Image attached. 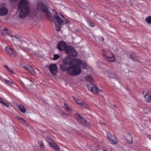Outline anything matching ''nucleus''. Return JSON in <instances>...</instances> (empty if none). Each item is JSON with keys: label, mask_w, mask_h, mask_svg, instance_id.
I'll return each instance as SVG.
<instances>
[{"label": "nucleus", "mask_w": 151, "mask_h": 151, "mask_svg": "<svg viewBox=\"0 0 151 151\" xmlns=\"http://www.w3.org/2000/svg\"><path fill=\"white\" fill-rule=\"evenodd\" d=\"M60 16H61L62 17H63V18H65L64 16H63V15L62 14H60Z\"/></svg>", "instance_id": "nucleus-37"}, {"label": "nucleus", "mask_w": 151, "mask_h": 151, "mask_svg": "<svg viewBox=\"0 0 151 151\" xmlns=\"http://www.w3.org/2000/svg\"><path fill=\"white\" fill-rule=\"evenodd\" d=\"M22 66L25 69L28 70L30 72L32 73H35L33 68L29 65H22Z\"/></svg>", "instance_id": "nucleus-16"}, {"label": "nucleus", "mask_w": 151, "mask_h": 151, "mask_svg": "<svg viewBox=\"0 0 151 151\" xmlns=\"http://www.w3.org/2000/svg\"><path fill=\"white\" fill-rule=\"evenodd\" d=\"M51 73L53 75H56L58 71V68L56 64H50L49 67Z\"/></svg>", "instance_id": "nucleus-11"}, {"label": "nucleus", "mask_w": 151, "mask_h": 151, "mask_svg": "<svg viewBox=\"0 0 151 151\" xmlns=\"http://www.w3.org/2000/svg\"><path fill=\"white\" fill-rule=\"evenodd\" d=\"M132 137L131 134H128L126 137V139L127 141V142L130 144H131L132 142Z\"/></svg>", "instance_id": "nucleus-20"}, {"label": "nucleus", "mask_w": 151, "mask_h": 151, "mask_svg": "<svg viewBox=\"0 0 151 151\" xmlns=\"http://www.w3.org/2000/svg\"><path fill=\"white\" fill-rule=\"evenodd\" d=\"M22 46L24 48L26 47L27 46V43L24 41H22Z\"/></svg>", "instance_id": "nucleus-29"}, {"label": "nucleus", "mask_w": 151, "mask_h": 151, "mask_svg": "<svg viewBox=\"0 0 151 151\" xmlns=\"http://www.w3.org/2000/svg\"><path fill=\"white\" fill-rule=\"evenodd\" d=\"M62 61L64 64L70 65H76V64L79 65L81 63V60L75 58L71 59L68 57L63 58Z\"/></svg>", "instance_id": "nucleus-4"}, {"label": "nucleus", "mask_w": 151, "mask_h": 151, "mask_svg": "<svg viewBox=\"0 0 151 151\" xmlns=\"http://www.w3.org/2000/svg\"><path fill=\"white\" fill-rule=\"evenodd\" d=\"M39 143L40 146L41 148L43 150L44 149V145L43 142L42 141H40Z\"/></svg>", "instance_id": "nucleus-28"}, {"label": "nucleus", "mask_w": 151, "mask_h": 151, "mask_svg": "<svg viewBox=\"0 0 151 151\" xmlns=\"http://www.w3.org/2000/svg\"><path fill=\"white\" fill-rule=\"evenodd\" d=\"M4 67L6 68L7 70H8L9 68L7 65H5Z\"/></svg>", "instance_id": "nucleus-38"}, {"label": "nucleus", "mask_w": 151, "mask_h": 151, "mask_svg": "<svg viewBox=\"0 0 151 151\" xmlns=\"http://www.w3.org/2000/svg\"><path fill=\"white\" fill-rule=\"evenodd\" d=\"M65 42L63 41L60 42L57 45V48L60 51L64 50L66 47Z\"/></svg>", "instance_id": "nucleus-12"}, {"label": "nucleus", "mask_w": 151, "mask_h": 151, "mask_svg": "<svg viewBox=\"0 0 151 151\" xmlns=\"http://www.w3.org/2000/svg\"><path fill=\"white\" fill-rule=\"evenodd\" d=\"M75 101L76 103L79 104L80 106L86 108L87 107V105L83 102V100H76Z\"/></svg>", "instance_id": "nucleus-17"}, {"label": "nucleus", "mask_w": 151, "mask_h": 151, "mask_svg": "<svg viewBox=\"0 0 151 151\" xmlns=\"http://www.w3.org/2000/svg\"><path fill=\"white\" fill-rule=\"evenodd\" d=\"M88 23L89 25V26L91 27H93L94 26V24L92 22H91L90 21H88Z\"/></svg>", "instance_id": "nucleus-31"}, {"label": "nucleus", "mask_w": 151, "mask_h": 151, "mask_svg": "<svg viewBox=\"0 0 151 151\" xmlns=\"http://www.w3.org/2000/svg\"><path fill=\"white\" fill-rule=\"evenodd\" d=\"M86 80L87 81L92 83L93 81L92 78L90 76H88L86 77Z\"/></svg>", "instance_id": "nucleus-22"}, {"label": "nucleus", "mask_w": 151, "mask_h": 151, "mask_svg": "<svg viewBox=\"0 0 151 151\" xmlns=\"http://www.w3.org/2000/svg\"><path fill=\"white\" fill-rule=\"evenodd\" d=\"M19 108L20 111L23 113H24L26 112V109L23 106L19 105Z\"/></svg>", "instance_id": "nucleus-23"}, {"label": "nucleus", "mask_w": 151, "mask_h": 151, "mask_svg": "<svg viewBox=\"0 0 151 151\" xmlns=\"http://www.w3.org/2000/svg\"><path fill=\"white\" fill-rule=\"evenodd\" d=\"M37 9L39 12H44L48 17H50L51 15V13L49 11L47 7L41 2L37 3Z\"/></svg>", "instance_id": "nucleus-3"}, {"label": "nucleus", "mask_w": 151, "mask_h": 151, "mask_svg": "<svg viewBox=\"0 0 151 151\" xmlns=\"http://www.w3.org/2000/svg\"><path fill=\"white\" fill-rule=\"evenodd\" d=\"M67 65L63 63L60 64V70L63 71H67L69 74L74 76L79 75L81 73L82 70L79 66L71 65L68 66Z\"/></svg>", "instance_id": "nucleus-1"}, {"label": "nucleus", "mask_w": 151, "mask_h": 151, "mask_svg": "<svg viewBox=\"0 0 151 151\" xmlns=\"http://www.w3.org/2000/svg\"><path fill=\"white\" fill-rule=\"evenodd\" d=\"M69 21L67 19H65V20L64 21V23L66 24H67L69 22Z\"/></svg>", "instance_id": "nucleus-36"}, {"label": "nucleus", "mask_w": 151, "mask_h": 151, "mask_svg": "<svg viewBox=\"0 0 151 151\" xmlns=\"http://www.w3.org/2000/svg\"><path fill=\"white\" fill-rule=\"evenodd\" d=\"M6 50L8 53L10 55H16L17 53L14 50H12V49L9 46L6 47Z\"/></svg>", "instance_id": "nucleus-13"}, {"label": "nucleus", "mask_w": 151, "mask_h": 151, "mask_svg": "<svg viewBox=\"0 0 151 151\" xmlns=\"http://www.w3.org/2000/svg\"><path fill=\"white\" fill-rule=\"evenodd\" d=\"M16 117L19 122L23 124L26 125L27 124V122L22 118L18 116H17Z\"/></svg>", "instance_id": "nucleus-21"}, {"label": "nucleus", "mask_w": 151, "mask_h": 151, "mask_svg": "<svg viewBox=\"0 0 151 151\" xmlns=\"http://www.w3.org/2000/svg\"><path fill=\"white\" fill-rule=\"evenodd\" d=\"M81 61V63L80 64H76V65H78L79 66V68L81 69V67H82L83 69H86L87 67V65L86 63H85L84 62H82V61Z\"/></svg>", "instance_id": "nucleus-19"}, {"label": "nucleus", "mask_w": 151, "mask_h": 151, "mask_svg": "<svg viewBox=\"0 0 151 151\" xmlns=\"http://www.w3.org/2000/svg\"><path fill=\"white\" fill-rule=\"evenodd\" d=\"M2 105L6 107H8L9 106V104L7 103H5V102H4V103Z\"/></svg>", "instance_id": "nucleus-33"}, {"label": "nucleus", "mask_w": 151, "mask_h": 151, "mask_svg": "<svg viewBox=\"0 0 151 151\" xmlns=\"http://www.w3.org/2000/svg\"><path fill=\"white\" fill-rule=\"evenodd\" d=\"M9 35L12 38L13 40H19V36L18 35H17L15 36L10 35Z\"/></svg>", "instance_id": "nucleus-24"}, {"label": "nucleus", "mask_w": 151, "mask_h": 151, "mask_svg": "<svg viewBox=\"0 0 151 151\" xmlns=\"http://www.w3.org/2000/svg\"><path fill=\"white\" fill-rule=\"evenodd\" d=\"M64 105L65 106V108L66 110L70 112H72V110L67 105H66L65 103L64 104Z\"/></svg>", "instance_id": "nucleus-26"}, {"label": "nucleus", "mask_w": 151, "mask_h": 151, "mask_svg": "<svg viewBox=\"0 0 151 151\" xmlns=\"http://www.w3.org/2000/svg\"><path fill=\"white\" fill-rule=\"evenodd\" d=\"M104 58L109 62L114 61L115 58L113 54L110 51L106 49H103L102 51Z\"/></svg>", "instance_id": "nucleus-5"}, {"label": "nucleus", "mask_w": 151, "mask_h": 151, "mask_svg": "<svg viewBox=\"0 0 151 151\" xmlns=\"http://www.w3.org/2000/svg\"><path fill=\"white\" fill-rule=\"evenodd\" d=\"M8 70L11 74H13L14 73L13 71L10 68Z\"/></svg>", "instance_id": "nucleus-34"}, {"label": "nucleus", "mask_w": 151, "mask_h": 151, "mask_svg": "<svg viewBox=\"0 0 151 151\" xmlns=\"http://www.w3.org/2000/svg\"><path fill=\"white\" fill-rule=\"evenodd\" d=\"M87 87L89 91L93 93L96 94L102 92L96 85L91 83L90 85H87Z\"/></svg>", "instance_id": "nucleus-6"}, {"label": "nucleus", "mask_w": 151, "mask_h": 151, "mask_svg": "<svg viewBox=\"0 0 151 151\" xmlns=\"http://www.w3.org/2000/svg\"><path fill=\"white\" fill-rule=\"evenodd\" d=\"M12 1V2H16V1L17 0H11Z\"/></svg>", "instance_id": "nucleus-39"}, {"label": "nucleus", "mask_w": 151, "mask_h": 151, "mask_svg": "<svg viewBox=\"0 0 151 151\" xmlns=\"http://www.w3.org/2000/svg\"><path fill=\"white\" fill-rule=\"evenodd\" d=\"M47 142L52 148L57 150H59L60 149V148L58 145L56 144L50 137H47Z\"/></svg>", "instance_id": "nucleus-10"}, {"label": "nucleus", "mask_w": 151, "mask_h": 151, "mask_svg": "<svg viewBox=\"0 0 151 151\" xmlns=\"http://www.w3.org/2000/svg\"><path fill=\"white\" fill-rule=\"evenodd\" d=\"M55 26L56 30L58 31H60V26L56 24H55Z\"/></svg>", "instance_id": "nucleus-30"}, {"label": "nucleus", "mask_w": 151, "mask_h": 151, "mask_svg": "<svg viewBox=\"0 0 151 151\" xmlns=\"http://www.w3.org/2000/svg\"><path fill=\"white\" fill-rule=\"evenodd\" d=\"M146 21L148 24L151 23V16H150L147 17L146 18Z\"/></svg>", "instance_id": "nucleus-25"}, {"label": "nucleus", "mask_w": 151, "mask_h": 151, "mask_svg": "<svg viewBox=\"0 0 151 151\" xmlns=\"http://www.w3.org/2000/svg\"><path fill=\"white\" fill-rule=\"evenodd\" d=\"M4 31H7V28H4Z\"/></svg>", "instance_id": "nucleus-40"}, {"label": "nucleus", "mask_w": 151, "mask_h": 151, "mask_svg": "<svg viewBox=\"0 0 151 151\" xmlns=\"http://www.w3.org/2000/svg\"><path fill=\"white\" fill-rule=\"evenodd\" d=\"M106 134L108 140L110 142L113 144L117 143V141L114 135H112L109 132H106Z\"/></svg>", "instance_id": "nucleus-9"}, {"label": "nucleus", "mask_w": 151, "mask_h": 151, "mask_svg": "<svg viewBox=\"0 0 151 151\" xmlns=\"http://www.w3.org/2000/svg\"><path fill=\"white\" fill-rule=\"evenodd\" d=\"M4 100L2 98H0V103L3 104L4 102Z\"/></svg>", "instance_id": "nucleus-35"}, {"label": "nucleus", "mask_w": 151, "mask_h": 151, "mask_svg": "<svg viewBox=\"0 0 151 151\" xmlns=\"http://www.w3.org/2000/svg\"><path fill=\"white\" fill-rule=\"evenodd\" d=\"M65 53L68 56L72 57H76L77 55L75 48L72 46H69L66 48Z\"/></svg>", "instance_id": "nucleus-7"}, {"label": "nucleus", "mask_w": 151, "mask_h": 151, "mask_svg": "<svg viewBox=\"0 0 151 151\" xmlns=\"http://www.w3.org/2000/svg\"><path fill=\"white\" fill-rule=\"evenodd\" d=\"M145 100L147 102H150L151 100V93L149 92L145 96Z\"/></svg>", "instance_id": "nucleus-18"}, {"label": "nucleus", "mask_w": 151, "mask_h": 151, "mask_svg": "<svg viewBox=\"0 0 151 151\" xmlns=\"http://www.w3.org/2000/svg\"><path fill=\"white\" fill-rule=\"evenodd\" d=\"M103 151H106V150H104Z\"/></svg>", "instance_id": "nucleus-41"}, {"label": "nucleus", "mask_w": 151, "mask_h": 151, "mask_svg": "<svg viewBox=\"0 0 151 151\" xmlns=\"http://www.w3.org/2000/svg\"><path fill=\"white\" fill-rule=\"evenodd\" d=\"M60 56L58 54H54L53 55V60H56L60 58Z\"/></svg>", "instance_id": "nucleus-27"}, {"label": "nucleus", "mask_w": 151, "mask_h": 151, "mask_svg": "<svg viewBox=\"0 0 151 151\" xmlns=\"http://www.w3.org/2000/svg\"><path fill=\"white\" fill-rule=\"evenodd\" d=\"M28 2L27 0H21L18 5V8L20 9L19 17L20 19H24L27 17L30 12L28 6Z\"/></svg>", "instance_id": "nucleus-2"}, {"label": "nucleus", "mask_w": 151, "mask_h": 151, "mask_svg": "<svg viewBox=\"0 0 151 151\" xmlns=\"http://www.w3.org/2000/svg\"><path fill=\"white\" fill-rule=\"evenodd\" d=\"M5 81L6 82V83L7 84H8L9 85H10L12 84H13V83L11 82L10 81L7 80L6 79L5 80Z\"/></svg>", "instance_id": "nucleus-32"}, {"label": "nucleus", "mask_w": 151, "mask_h": 151, "mask_svg": "<svg viewBox=\"0 0 151 151\" xmlns=\"http://www.w3.org/2000/svg\"><path fill=\"white\" fill-rule=\"evenodd\" d=\"M76 119L81 124L87 127L90 126L89 123L83 117H82L79 114L76 113L75 114Z\"/></svg>", "instance_id": "nucleus-8"}, {"label": "nucleus", "mask_w": 151, "mask_h": 151, "mask_svg": "<svg viewBox=\"0 0 151 151\" xmlns=\"http://www.w3.org/2000/svg\"><path fill=\"white\" fill-rule=\"evenodd\" d=\"M54 17L56 19V21L60 25L62 24L64 22V21L59 16L57 13H56L54 15Z\"/></svg>", "instance_id": "nucleus-15"}, {"label": "nucleus", "mask_w": 151, "mask_h": 151, "mask_svg": "<svg viewBox=\"0 0 151 151\" xmlns=\"http://www.w3.org/2000/svg\"><path fill=\"white\" fill-rule=\"evenodd\" d=\"M8 12V10L4 7L0 8V15L3 16L7 14Z\"/></svg>", "instance_id": "nucleus-14"}]
</instances>
